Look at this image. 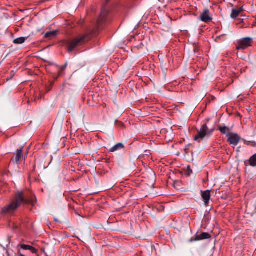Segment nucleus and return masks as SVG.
Wrapping results in <instances>:
<instances>
[{"mask_svg":"<svg viewBox=\"0 0 256 256\" xmlns=\"http://www.w3.org/2000/svg\"><path fill=\"white\" fill-rule=\"evenodd\" d=\"M240 140V136L237 134L232 133L228 134V142L234 147L236 146Z\"/></svg>","mask_w":256,"mask_h":256,"instance_id":"nucleus-5","label":"nucleus"},{"mask_svg":"<svg viewBox=\"0 0 256 256\" xmlns=\"http://www.w3.org/2000/svg\"><path fill=\"white\" fill-rule=\"evenodd\" d=\"M218 130L223 134H226L227 137L228 136V134L232 133L230 132V128L226 126L219 127Z\"/></svg>","mask_w":256,"mask_h":256,"instance_id":"nucleus-11","label":"nucleus"},{"mask_svg":"<svg viewBox=\"0 0 256 256\" xmlns=\"http://www.w3.org/2000/svg\"><path fill=\"white\" fill-rule=\"evenodd\" d=\"M20 246L21 248H22L24 250H30L32 252V254H36L38 252L36 248H34L30 245L22 244H20Z\"/></svg>","mask_w":256,"mask_h":256,"instance_id":"nucleus-9","label":"nucleus"},{"mask_svg":"<svg viewBox=\"0 0 256 256\" xmlns=\"http://www.w3.org/2000/svg\"><path fill=\"white\" fill-rule=\"evenodd\" d=\"M202 197L204 202L205 205L207 206L210 198V192L209 190L201 191Z\"/></svg>","mask_w":256,"mask_h":256,"instance_id":"nucleus-8","label":"nucleus"},{"mask_svg":"<svg viewBox=\"0 0 256 256\" xmlns=\"http://www.w3.org/2000/svg\"><path fill=\"white\" fill-rule=\"evenodd\" d=\"M210 235L207 232H202L199 235H196L194 238H191L190 240V242H192L193 241H199L204 240L208 239L210 238Z\"/></svg>","mask_w":256,"mask_h":256,"instance_id":"nucleus-6","label":"nucleus"},{"mask_svg":"<svg viewBox=\"0 0 256 256\" xmlns=\"http://www.w3.org/2000/svg\"><path fill=\"white\" fill-rule=\"evenodd\" d=\"M242 10V8H239L238 9H233L231 14V18H236L240 14V12Z\"/></svg>","mask_w":256,"mask_h":256,"instance_id":"nucleus-12","label":"nucleus"},{"mask_svg":"<svg viewBox=\"0 0 256 256\" xmlns=\"http://www.w3.org/2000/svg\"><path fill=\"white\" fill-rule=\"evenodd\" d=\"M107 14H108V12L106 10H103L102 11L100 14L98 20V24H99L105 20L106 16L107 15Z\"/></svg>","mask_w":256,"mask_h":256,"instance_id":"nucleus-10","label":"nucleus"},{"mask_svg":"<svg viewBox=\"0 0 256 256\" xmlns=\"http://www.w3.org/2000/svg\"><path fill=\"white\" fill-rule=\"evenodd\" d=\"M66 66H67V64H64V66H62L61 67V70H64L66 68Z\"/></svg>","mask_w":256,"mask_h":256,"instance_id":"nucleus-18","label":"nucleus"},{"mask_svg":"<svg viewBox=\"0 0 256 256\" xmlns=\"http://www.w3.org/2000/svg\"><path fill=\"white\" fill-rule=\"evenodd\" d=\"M200 20L204 22H210L212 18L210 16V12L208 9L205 10L200 16Z\"/></svg>","mask_w":256,"mask_h":256,"instance_id":"nucleus-7","label":"nucleus"},{"mask_svg":"<svg viewBox=\"0 0 256 256\" xmlns=\"http://www.w3.org/2000/svg\"><path fill=\"white\" fill-rule=\"evenodd\" d=\"M252 39L250 38H242L238 41V45L236 46V49L245 50L247 48L252 46Z\"/></svg>","mask_w":256,"mask_h":256,"instance_id":"nucleus-4","label":"nucleus"},{"mask_svg":"<svg viewBox=\"0 0 256 256\" xmlns=\"http://www.w3.org/2000/svg\"><path fill=\"white\" fill-rule=\"evenodd\" d=\"M29 201L26 197L24 192L22 191H18L16 193L14 199L11 202L2 208V214H12L22 203L27 204Z\"/></svg>","mask_w":256,"mask_h":256,"instance_id":"nucleus-1","label":"nucleus"},{"mask_svg":"<svg viewBox=\"0 0 256 256\" xmlns=\"http://www.w3.org/2000/svg\"><path fill=\"white\" fill-rule=\"evenodd\" d=\"M248 162L252 166H256V154L250 157L248 160Z\"/></svg>","mask_w":256,"mask_h":256,"instance_id":"nucleus-16","label":"nucleus"},{"mask_svg":"<svg viewBox=\"0 0 256 256\" xmlns=\"http://www.w3.org/2000/svg\"><path fill=\"white\" fill-rule=\"evenodd\" d=\"M95 30H93L90 33H87L84 36H79L77 38L69 40L66 41V44L67 46L68 51L70 52L78 46H82L86 42L90 40L92 36L95 34Z\"/></svg>","mask_w":256,"mask_h":256,"instance_id":"nucleus-2","label":"nucleus"},{"mask_svg":"<svg viewBox=\"0 0 256 256\" xmlns=\"http://www.w3.org/2000/svg\"><path fill=\"white\" fill-rule=\"evenodd\" d=\"M18 256H24V254H22L20 252L18 254Z\"/></svg>","mask_w":256,"mask_h":256,"instance_id":"nucleus-19","label":"nucleus"},{"mask_svg":"<svg viewBox=\"0 0 256 256\" xmlns=\"http://www.w3.org/2000/svg\"><path fill=\"white\" fill-rule=\"evenodd\" d=\"M124 148V146L122 143H118L116 144L110 150V152H114L116 150H118L122 149Z\"/></svg>","mask_w":256,"mask_h":256,"instance_id":"nucleus-14","label":"nucleus"},{"mask_svg":"<svg viewBox=\"0 0 256 256\" xmlns=\"http://www.w3.org/2000/svg\"><path fill=\"white\" fill-rule=\"evenodd\" d=\"M54 220H55L56 222H58V220H56V219H54Z\"/></svg>","mask_w":256,"mask_h":256,"instance_id":"nucleus-21","label":"nucleus"},{"mask_svg":"<svg viewBox=\"0 0 256 256\" xmlns=\"http://www.w3.org/2000/svg\"><path fill=\"white\" fill-rule=\"evenodd\" d=\"M26 39V38L20 37L14 40V43L15 44H22L25 42Z\"/></svg>","mask_w":256,"mask_h":256,"instance_id":"nucleus-17","label":"nucleus"},{"mask_svg":"<svg viewBox=\"0 0 256 256\" xmlns=\"http://www.w3.org/2000/svg\"><path fill=\"white\" fill-rule=\"evenodd\" d=\"M110 0H106V4L108 3Z\"/></svg>","mask_w":256,"mask_h":256,"instance_id":"nucleus-20","label":"nucleus"},{"mask_svg":"<svg viewBox=\"0 0 256 256\" xmlns=\"http://www.w3.org/2000/svg\"><path fill=\"white\" fill-rule=\"evenodd\" d=\"M22 148H21L20 149H18L16 154V161L17 163H18L20 160V158L22 156Z\"/></svg>","mask_w":256,"mask_h":256,"instance_id":"nucleus-15","label":"nucleus"},{"mask_svg":"<svg viewBox=\"0 0 256 256\" xmlns=\"http://www.w3.org/2000/svg\"><path fill=\"white\" fill-rule=\"evenodd\" d=\"M58 30H53L44 34V37L46 38H52L54 37L58 34Z\"/></svg>","mask_w":256,"mask_h":256,"instance_id":"nucleus-13","label":"nucleus"},{"mask_svg":"<svg viewBox=\"0 0 256 256\" xmlns=\"http://www.w3.org/2000/svg\"><path fill=\"white\" fill-rule=\"evenodd\" d=\"M212 132V130H209L206 124H203L200 128L198 130V134L194 137L195 141H198L199 140H202L205 136H210Z\"/></svg>","mask_w":256,"mask_h":256,"instance_id":"nucleus-3","label":"nucleus"}]
</instances>
